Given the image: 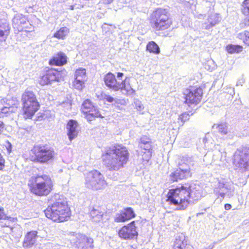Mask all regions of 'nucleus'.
Listing matches in <instances>:
<instances>
[{"mask_svg":"<svg viewBox=\"0 0 249 249\" xmlns=\"http://www.w3.org/2000/svg\"><path fill=\"white\" fill-rule=\"evenodd\" d=\"M166 201L177 207L178 210H184L189 205L200 197L198 190L192 188L191 184L186 183L175 188L170 189L166 195Z\"/></svg>","mask_w":249,"mask_h":249,"instance_id":"1","label":"nucleus"},{"mask_svg":"<svg viewBox=\"0 0 249 249\" xmlns=\"http://www.w3.org/2000/svg\"><path fill=\"white\" fill-rule=\"evenodd\" d=\"M105 165L110 171H118L124 167L129 159L128 149L122 144H115L102 155Z\"/></svg>","mask_w":249,"mask_h":249,"instance_id":"2","label":"nucleus"},{"mask_svg":"<svg viewBox=\"0 0 249 249\" xmlns=\"http://www.w3.org/2000/svg\"><path fill=\"white\" fill-rule=\"evenodd\" d=\"M53 202L44 210L46 217L55 223L68 221L71 215V211L67 201L59 194H55L52 197Z\"/></svg>","mask_w":249,"mask_h":249,"instance_id":"3","label":"nucleus"},{"mask_svg":"<svg viewBox=\"0 0 249 249\" xmlns=\"http://www.w3.org/2000/svg\"><path fill=\"white\" fill-rule=\"evenodd\" d=\"M28 187L33 195L44 197L49 195L54 190V183L50 176L37 174L29 179Z\"/></svg>","mask_w":249,"mask_h":249,"instance_id":"4","label":"nucleus"},{"mask_svg":"<svg viewBox=\"0 0 249 249\" xmlns=\"http://www.w3.org/2000/svg\"><path fill=\"white\" fill-rule=\"evenodd\" d=\"M55 155L52 147L47 144H36L29 151L26 159L34 163L48 164L54 160Z\"/></svg>","mask_w":249,"mask_h":249,"instance_id":"5","label":"nucleus"},{"mask_svg":"<svg viewBox=\"0 0 249 249\" xmlns=\"http://www.w3.org/2000/svg\"><path fill=\"white\" fill-rule=\"evenodd\" d=\"M148 21L151 27L158 32L167 30L173 24L169 11L162 8L155 9L150 14Z\"/></svg>","mask_w":249,"mask_h":249,"instance_id":"6","label":"nucleus"},{"mask_svg":"<svg viewBox=\"0 0 249 249\" xmlns=\"http://www.w3.org/2000/svg\"><path fill=\"white\" fill-rule=\"evenodd\" d=\"M20 114L25 120H32L40 109V104L33 91L25 90L21 95Z\"/></svg>","mask_w":249,"mask_h":249,"instance_id":"7","label":"nucleus"},{"mask_svg":"<svg viewBox=\"0 0 249 249\" xmlns=\"http://www.w3.org/2000/svg\"><path fill=\"white\" fill-rule=\"evenodd\" d=\"M184 103L189 107L199 104L202 99L203 89L201 86H190L183 92Z\"/></svg>","mask_w":249,"mask_h":249,"instance_id":"8","label":"nucleus"},{"mask_svg":"<svg viewBox=\"0 0 249 249\" xmlns=\"http://www.w3.org/2000/svg\"><path fill=\"white\" fill-rule=\"evenodd\" d=\"M80 111L84 115L85 118L90 124L97 118H104L99 108L89 99L83 102L80 107Z\"/></svg>","mask_w":249,"mask_h":249,"instance_id":"9","label":"nucleus"},{"mask_svg":"<svg viewBox=\"0 0 249 249\" xmlns=\"http://www.w3.org/2000/svg\"><path fill=\"white\" fill-rule=\"evenodd\" d=\"M86 184L94 190L104 189L107 185L103 175L96 170L89 172L86 176Z\"/></svg>","mask_w":249,"mask_h":249,"instance_id":"10","label":"nucleus"},{"mask_svg":"<svg viewBox=\"0 0 249 249\" xmlns=\"http://www.w3.org/2000/svg\"><path fill=\"white\" fill-rule=\"evenodd\" d=\"M63 78L62 72L57 69L46 67L45 70L38 80L39 84L42 86L51 84L54 81H59Z\"/></svg>","mask_w":249,"mask_h":249,"instance_id":"11","label":"nucleus"},{"mask_svg":"<svg viewBox=\"0 0 249 249\" xmlns=\"http://www.w3.org/2000/svg\"><path fill=\"white\" fill-rule=\"evenodd\" d=\"M123 76V73L118 72L117 73V79L114 74L109 72L104 75L103 80L105 84L108 89L115 91H118L121 89L122 85L121 81H119L120 78L122 77Z\"/></svg>","mask_w":249,"mask_h":249,"instance_id":"12","label":"nucleus"},{"mask_svg":"<svg viewBox=\"0 0 249 249\" xmlns=\"http://www.w3.org/2000/svg\"><path fill=\"white\" fill-rule=\"evenodd\" d=\"M183 164H185L187 167L186 169H183L179 167L176 169L174 171L172 172L169 175V179L171 182H177L178 180L186 179L188 178L192 177V174L189 165L184 162L179 163V166H183Z\"/></svg>","mask_w":249,"mask_h":249,"instance_id":"13","label":"nucleus"},{"mask_svg":"<svg viewBox=\"0 0 249 249\" xmlns=\"http://www.w3.org/2000/svg\"><path fill=\"white\" fill-rule=\"evenodd\" d=\"M135 223V221H132L122 227L118 232L119 237L124 240H131L137 237L138 232Z\"/></svg>","mask_w":249,"mask_h":249,"instance_id":"14","label":"nucleus"},{"mask_svg":"<svg viewBox=\"0 0 249 249\" xmlns=\"http://www.w3.org/2000/svg\"><path fill=\"white\" fill-rule=\"evenodd\" d=\"M13 26L18 32H29L32 29V26L27 18L21 14L15 16L13 19Z\"/></svg>","mask_w":249,"mask_h":249,"instance_id":"15","label":"nucleus"},{"mask_svg":"<svg viewBox=\"0 0 249 249\" xmlns=\"http://www.w3.org/2000/svg\"><path fill=\"white\" fill-rule=\"evenodd\" d=\"M136 217L133 209L131 207H126L121 210L114 218L117 223H123L128 221Z\"/></svg>","mask_w":249,"mask_h":249,"instance_id":"16","label":"nucleus"},{"mask_svg":"<svg viewBox=\"0 0 249 249\" xmlns=\"http://www.w3.org/2000/svg\"><path fill=\"white\" fill-rule=\"evenodd\" d=\"M50 66L61 67L68 63V57L66 54L61 51L55 53L49 60Z\"/></svg>","mask_w":249,"mask_h":249,"instance_id":"17","label":"nucleus"},{"mask_svg":"<svg viewBox=\"0 0 249 249\" xmlns=\"http://www.w3.org/2000/svg\"><path fill=\"white\" fill-rule=\"evenodd\" d=\"M78 249H93V240L85 235H79L75 243Z\"/></svg>","mask_w":249,"mask_h":249,"instance_id":"18","label":"nucleus"},{"mask_svg":"<svg viewBox=\"0 0 249 249\" xmlns=\"http://www.w3.org/2000/svg\"><path fill=\"white\" fill-rule=\"evenodd\" d=\"M140 147L144 153H147L148 158L151 157L152 146L150 139L146 136H143L140 139L139 142Z\"/></svg>","mask_w":249,"mask_h":249,"instance_id":"19","label":"nucleus"},{"mask_svg":"<svg viewBox=\"0 0 249 249\" xmlns=\"http://www.w3.org/2000/svg\"><path fill=\"white\" fill-rule=\"evenodd\" d=\"M78 126V124L76 121L70 120L68 121L67 124V135L71 141L77 136L78 131L77 129Z\"/></svg>","mask_w":249,"mask_h":249,"instance_id":"20","label":"nucleus"},{"mask_svg":"<svg viewBox=\"0 0 249 249\" xmlns=\"http://www.w3.org/2000/svg\"><path fill=\"white\" fill-rule=\"evenodd\" d=\"M249 156V147L247 146H242L237 149L234 154V160H238L241 163L244 161Z\"/></svg>","mask_w":249,"mask_h":249,"instance_id":"21","label":"nucleus"},{"mask_svg":"<svg viewBox=\"0 0 249 249\" xmlns=\"http://www.w3.org/2000/svg\"><path fill=\"white\" fill-rule=\"evenodd\" d=\"M37 232L36 231L28 232L25 236L23 246L25 248H28L33 245L36 242Z\"/></svg>","mask_w":249,"mask_h":249,"instance_id":"22","label":"nucleus"},{"mask_svg":"<svg viewBox=\"0 0 249 249\" xmlns=\"http://www.w3.org/2000/svg\"><path fill=\"white\" fill-rule=\"evenodd\" d=\"M90 218L94 222H100L102 220L104 212L101 207L95 206L93 207L89 212Z\"/></svg>","mask_w":249,"mask_h":249,"instance_id":"23","label":"nucleus"},{"mask_svg":"<svg viewBox=\"0 0 249 249\" xmlns=\"http://www.w3.org/2000/svg\"><path fill=\"white\" fill-rule=\"evenodd\" d=\"M241 12L246 18L243 23L246 26H249V0H244L242 3Z\"/></svg>","mask_w":249,"mask_h":249,"instance_id":"24","label":"nucleus"},{"mask_svg":"<svg viewBox=\"0 0 249 249\" xmlns=\"http://www.w3.org/2000/svg\"><path fill=\"white\" fill-rule=\"evenodd\" d=\"M69 33L70 29L68 28L62 27L53 34V37L59 40H64L66 38Z\"/></svg>","mask_w":249,"mask_h":249,"instance_id":"25","label":"nucleus"},{"mask_svg":"<svg viewBox=\"0 0 249 249\" xmlns=\"http://www.w3.org/2000/svg\"><path fill=\"white\" fill-rule=\"evenodd\" d=\"M146 50L150 53L159 54L160 53V50L158 45L153 41L148 42L146 46Z\"/></svg>","mask_w":249,"mask_h":249,"instance_id":"26","label":"nucleus"},{"mask_svg":"<svg viewBox=\"0 0 249 249\" xmlns=\"http://www.w3.org/2000/svg\"><path fill=\"white\" fill-rule=\"evenodd\" d=\"M226 51L230 53H240L243 50V47L240 45L228 44L225 47Z\"/></svg>","mask_w":249,"mask_h":249,"instance_id":"27","label":"nucleus"},{"mask_svg":"<svg viewBox=\"0 0 249 249\" xmlns=\"http://www.w3.org/2000/svg\"><path fill=\"white\" fill-rule=\"evenodd\" d=\"M187 245V241L178 237L176 238L175 240L173 246V249H183L186 247Z\"/></svg>","mask_w":249,"mask_h":249,"instance_id":"28","label":"nucleus"},{"mask_svg":"<svg viewBox=\"0 0 249 249\" xmlns=\"http://www.w3.org/2000/svg\"><path fill=\"white\" fill-rule=\"evenodd\" d=\"M121 84H122V85L121 89H120V90H124L125 91L124 94H125L126 96L134 95L135 94V90L133 89L129 85H126L125 79L124 80L121 79Z\"/></svg>","mask_w":249,"mask_h":249,"instance_id":"29","label":"nucleus"},{"mask_svg":"<svg viewBox=\"0 0 249 249\" xmlns=\"http://www.w3.org/2000/svg\"><path fill=\"white\" fill-rule=\"evenodd\" d=\"M238 36L246 45L249 46V31H245L240 33L238 34Z\"/></svg>","mask_w":249,"mask_h":249,"instance_id":"30","label":"nucleus"},{"mask_svg":"<svg viewBox=\"0 0 249 249\" xmlns=\"http://www.w3.org/2000/svg\"><path fill=\"white\" fill-rule=\"evenodd\" d=\"M87 79H74L73 82V86L76 89L81 90L85 87V82Z\"/></svg>","mask_w":249,"mask_h":249,"instance_id":"31","label":"nucleus"},{"mask_svg":"<svg viewBox=\"0 0 249 249\" xmlns=\"http://www.w3.org/2000/svg\"><path fill=\"white\" fill-rule=\"evenodd\" d=\"M2 219L7 220L9 223H13L17 220V218L6 216L4 213V208L2 207H0V220Z\"/></svg>","mask_w":249,"mask_h":249,"instance_id":"32","label":"nucleus"},{"mask_svg":"<svg viewBox=\"0 0 249 249\" xmlns=\"http://www.w3.org/2000/svg\"><path fill=\"white\" fill-rule=\"evenodd\" d=\"M75 79H86V71L85 69L80 68L76 70L75 72Z\"/></svg>","mask_w":249,"mask_h":249,"instance_id":"33","label":"nucleus"},{"mask_svg":"<svg viewBox=\"0 0 249 249\" xmlns=\"http://www.w3.org/2000/svg\"><path fill=\"white\" fill-rule=\"evenodd\" d=\"M189 119V115L186 113L184 112L181 114L178 118V123H179V125L182 126L184 124L188 121Z\"/></svg>","mask_w":249,"mask_h":249,"instance_id":"34","label":"nucleus"},{"mask_svg":"<svg viewBox=\"0 0 249 249\" xmlns=\"http://www.w3.org/2000/svg\"><path fill=\"white\" fill-rule=\"evenodd\" d=\"M101 99L102 100L109 103H112L115 101V98H113L112 96L109 94H107L104 92H102L101 94Z\"/></svg>","mask_w":249,"mask_h":249,"instance_id":"35","label":"nucleus"},{"mask_svg":"<svg viewBox=\"0 0 249 249\" xmlns=\"http://www.w3.org/2000/svg\"><path fill=\"white\" fill-rule=\"evenodd\" d=\"M5 167V160L0 153V171L4 170Z\"/></svg>","mask_w":249,"mask_h":249,"instance_id":"36","label":"nucleus"},{"mask_svg":"<svg viewBox=\"0 0 249 249\" xmlns=\"http://www.w3.org/2000/svg\"><path fill=\"white\" fill-rule=\"evenodd\" d=\"M219 131L222 134H226L228 133L226 126L223 125H221L219 126Z\"/></svg>","mask_w":249,"mask_h":249,"instance_id":"37","label":"nucleus"},{"mask_svg":"<svg viewBox=\"0 0 249 249\" xmlns=\"http://www.w3.org/2000/svg\"><path fill=\"white\" fill-rule=\"evenodd\" d=\"M213 18H216V19L213 22H211L210 23L211 26H214V25H215L216 24H217V23H218L219 22V20H218V17H217V15L212 16L211 17H210L209 18L210 19H213Z\"/></svg>","mask_w":249,"mask_h":249,"instance_id":"38","label":"nucleus"},{"mask_svg":"<svg viewBox=\"0 0 249 249\" xmlns=\"http://www.w3.org/2000/svg\"><path fill=\"white\" fill-rule=\"evenodd\" d=\"M4 127L5 125L4 123L2 121H0V134L3 132Z\"/></svg>","mask_w":249,"mask_h":249,"instance_id":"39","label":"nucleus"},{"mask_svg":"<svg viewBox=\"0 0 249 249\" xmlns=\"http://www.w3.org/2000/svg\"><path fill=\"white\" fill-rule=\"evenodd\" d=\"M224 208L226 210H229L231 208V205L230 204H225L224 205Z\"/></svg>","mask_w":249,"mask_h":249,"instance_id":"40","label":"nucleus"},{"mask_svg":"<svg viewBox=\"0 0 249 249\" xmlns=\"http://www.w3.org/2000/svg\"><path fill=\"white\" fill-rule=\"evenodd\" d=\"M43 119V116H37L36 118V121H40L41 120Z\"/></svg>","mask_w":249,"mask_h":249,"instance_id":"41","label":"nucleus"},{"mask_svg":"<svg viewBox=\"0 0 249 249\" xmlns=\"http://www.w3.org/2000/svg\"><path fill=\"white\" fill-rule=\"evenodd\" d=\"M220 196L222 198H224L225 196V194L224 193H221L220 194Z\"/></svg>","mask_w":249,"mask_h":249,"instance_id":"42","label":"nucleus"},{"mask_svg":"<svg viewBox=\"0 0 249 249\" xmlns=\"http://www.w3.org/2000/svg\"><path fill=\"white\" fill-rule=\"evenodd\" d=\"M74 8V5H71L70 6V9L71 10H73Z\"/></svg>","mask_w":249,"mask_h":249,"instance_id":"43","label":"nucleus"},{"mask_svg":"<svg viewBox=\"0 0 249 249\" xmlns=\"http://www.w3.org/2000/svg\"><path fill=\"white\" fill-rule=\"evenodd\" d=\"M2 226L3 227H10V225H2Z\"/></svg>","mask_w":249,"mask_h":249,"instance_id":"44","label":"nucleus"},{"mask_svg":"<svg viewBox=\"0 0 249 249\" xmlns=\"http://www.w3.org/2000/svg\"><path fill=\"white\" fill-rule=\"evenodd\" d=\"M7 107H3L2 109H1V111L2 112H4V110L5 108H6Z\"/></svg>","mask_w":249,"mask_h":249,"instance_id":"45","label":"nucleus"},{"mask_svg":"<svg viewBox=\"0 0 249 249\" xmlns=\"http://www.w3.org/2000/svg\"><path fill=\"white\" fill-rule=\"evenodd\" d=\"M14 105H15V106L16 107H17V104H14Z\"/></svg>","mask_w":249,"mask_h":249,"instance_id":"46","label":"nucleus"}]
</instances>
